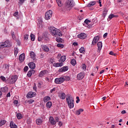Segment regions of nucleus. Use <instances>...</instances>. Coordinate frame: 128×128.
<instances>
[{
    "label": "nucleus",
    "mask_w": 128,
    "mask_h": 128,
    "mask_svg": "<svg viewBox=\"0 0 128 128\" xmlns=\"http://www.w3.org/2000/svg\"><path fill=\"white\" fill-rule=\"evenodd\" d=\"M66 102L68 104L69 108H74V100L72 96L70 94H67L66 96Z\"/></svg>",
    "instance_id": "nucleus-1"
},
{
    "label": "nucleus",
    "mask_w": 128,
    "mask_h": 128,
    "mask_svg": "<svg viewBox=\"0 0 128 128\" xmlns=\"http://www.w3.org/2000/svg\"><path fill=\"white\" fill-rule=\"evenodd\" d=\"M74 6V0H66L64 7V10L68 12L69 10H70Z\"/></svg>",
    "instance_id": "nucleus-2"
},
{
    "label": "nucleus",
    "mask_w": 128,
    "mask_h": 128,
    "mask_svg": "<svg viewBox=\"0 0 128 128\" xmlns=\"http://www.w3.org/2000/svg\"><path fill=\"white\" fill-rule=\"evenodd\" d=\"M50 30L52 34V36H62V34L60 32V30L54 27H50Z\"/></svg>",
    "instance_id": "nucleus-3"
},
{
    "label": "nucleus",
    "mask_w": 128,
    "mask_h": 128,
    "mask_svg": "<svg viewBox=\"0 0 128 128\" xmlns=\"http://www.w3.org/2000/svg\"><path fill=\"white\" fill-rule=\"evenodd\" d=\"M16 80H18V76L16 75L10 76L7 79V82L10 84H14Z\"/></svg>",
    "instance_id": "nucleus-4"
},
{
    "label": "nucleus",
    "mask_w": 128,
    "mask_h": 128,
    "mask_svg": "<svg viewBox=\"0 0 128 128\" xmlns=\"http://www.w3.org/2000/svg\"><path fill=\"white\" fill-rule=\"evenodd\" d=\"M12 46L10 42L8 40H6L4 42H0V48H10Z\"/></svg>",
    "instance_id": "nucleus-5"
},
{
    "label": "nucleus",
    "mask_w": 128,
    "mask_h": 128,
    "mask_svg": "<svg viewBox=\"0 0 128 128\" xmlns=\"http://www.w3.org/2000/svg\"><path fill=\"white\" fill-rule=\"evenodd\" d=\"M2 70V72L4 74H8V72L10 70V64H4Z\"/></svg>",
    "instance_id": "nucleus-6"
},
{
    "label": "nucleus",
    "mask_w": 128,
    "mask_h": 128,
    "mask_svg": "<svg viewBox=\"0 0 128 128\" xmlns=\"http://www.w3.org/2000/svg\"><path fill=\"white\" fill-rule=\"evenodd\" d=\"M66 78L64 77H60L59 78H56L54 80V82L55 84H62L64 82Z\"/></svg>",
    "instance_id": "nucleus-7"
},
{
    "label": "nucleus",
    "mask_w": 128,
    "mask_h": 128,
    "mask_svg": "<svg viewBox=\"0 0 128 128\" xmlns=\"http://www.w3.org/2000/svg\"><path fill=\"white\" fill-rule=\"evenodd\" d=\"M52 16V11L49 10L46 12L45 14V20H50Z\"/></svg>",
    "instance_id": "nucleus-8"
},
{
    "label": "nucleus",
    "mask_w": 128,
    "mask_h": 128,
    "mask_svg": "<svg viewBox=\"0 0 128 128\" xmlns=\"http://www.w3.org/2000/svg\"><path fill=\"white\" fill-rule=\"evenodd\" d=\"M84 78V72H82L78 74L77 75V80H81Z\"/></svg>",
    "instance_id": "nucleus-9"
},
{
    "label": "nucleus",
    "mask_w": 128,
    "mask_h": 128,
    "mask_svg": "<svg viewBox=\"0 0 128 128\" xmlns=\"http://www.w3.org/2000/svg\"><path fill=\"white\" fill-rule=\"evenodd\" d=\"M100 40V36H96L94 37L92 41V46H94L96 44V42H98Z\"/></svg>",
    "instance_id": "nucleus-10"
},
{
    "label": "nucleus",
    "mask_w": 128,
    "mask_h": 128,
    "mask_svg": "<svg viewBox=\"0 0 128 128\" xmlns=\"http://www.w3.org/2000/svg\"><path fill=\"white\" fill-rule=\"evenodd\" d=\"M68 70V66H64L58 70L59 72H64Z\"/></svg>",
    "instance_id": "nucleus-11"
},
{
    "label": "nucleus",
    "mask_w": 128,
    "mask_h": 128,
    "mask_svg": "<svg viewBox=\"0 0 128 128\" xmlns=\"http://www.w3.org/2000/svg\"><path fill=\"white\" fill-rule=\"evenodd\" d=\"M36 93L32 92H28L27 94V98H34V96H36Z\"/></svg>",
    "instance_id": "nucleus-12"
},
{
    "label": "nucleus",
    "mask_w": 128,
    "mask_h": 128,
    "mask_svg": "<svg viewBox=\"0 0 128 128\" xmlns=\"http://www.w3.org/2000/svg\"><path fill=\"white\" fill-rule=\"evenodd\" d=\"M78 38H80L81 40H84L86 38V34L84 33H80L78 35Z\"/></svg>",
    "instance_id": "nucleus-13"
},
{
    "label": "nucleus",
    "mask_w": 128,
    "mask_h": 128,
    "mask_svg": "<svg viewBox=\"0 0 128 128\" xmlns=\"http://www.w3.org/2000/svg\"><path fill=\"white\" fill-rule=\"evenodd\" d=\"M41 46L44 52H50V48H48V46H47L42 45Z\"/></svg>",
    "instance_id": "nucleus-14"
},
{
    "label": "nucleus",
    "mask_w": 128,
    "mask_h": 128,
    "mask_svg": "<svg viewBox=\"0 0 128 128\" xmlns=\"http://www.w3.org/2000/svg\"><path fill=\"white\" fill-rule=\"evenodd\" d=\"M47 72H48V71L46 70H42L38 74V76L40 78H42L44 76H46V74Z\"/></svg>",
    "instance_id": "nucleus-15"
},
{
    "label": "nucleus",
    "mask_w": 128,
    "mask_h": 128,
    "mask_svg": "<svg viewBox=\"0 0 128 128\" xmlns=\"http://www.w3.org/2000/svg\"><path fill=\"white\" fill-rule=\"evenodd\" d=\"M30 68H31L32 70H34L36 68V64L32 62H30L28 64Z\"/></svg>",
    "instance_id": "nucleus-16"
},
{
    "label": "nucleus",
    "mask_w": 128,
    "mask_h": 128,
    "mask_svg": "<svg viewBox=\"0 0 128 128\" xmlns=\"http://www.w3.org/2000/svg\"><path fill=\"white\" fill-rule=\"evenodd\" d=\"M58 96L60 98V100H64L66 98V94L64 92L60 93Z\"/></svg>",
    "instance_id": "nucleus-17"
},
{
    "label": "nucleus",
    "mask_w": 128,
    "mask_h": 128,
    "mask_svg": "<svg viewBox=\"0 0 128 128\" xmlns=\"http://www.w3.org/2000/svg\"><path fill=\"white\" fill-rule=\"evenodd\" d=\"M24 58H26V56L24 53L20 54L19 56V60H20V62H24Z\"/></svg>",
    "instance_id": "nucleus-18"
},
{
    "label": "nucleus",
    "mask_w": 128,
    "mask_h": 128,
    "mask_svg": "<svg viewBox=\"0 0 128 128\" xmlns=\"http://www.w3.org/2000/svg\"><path fill=\"white\" fill-rule=\"evenodd\" d=\"M50 122L51 124H52L53 126H55L56 124V122L54 121V117L50 116L49 118Z\"/></svg>",
    "instance_id": "nucleus-19"
},
{
    "label": "nucleus",
    "mask_w": 128,
    "mask_h": 128,
    "mask_svg": "<svg viewBox=\"0 0 128 128\" xmlns=\"http://www.w3.org/2000/svg\"><path fill=\"white\" fill-rule=\"evenodd\" d=\"M0 90L2 92H6L8 90V86L2 87Z\"/></svg>",
    "instance_id": "nucleus-20"
},
{
    "label": "nucleus",
    "mask_w": 128,
    "mask_h": 128,
    "mask_svg": "<svg viewBox=\"0 0 128 128\" xmlns=\"http://www.w3.org/2000/svg\"><path fill=\"white\" fill-rule=\"evenodd\" d=\"M90 20H88V19H86L84 23L83 24L84 26H90Z\"/></svg>",
    "instance_id": "nucleus-21"
},
{
    "label": "nucleus",
    "mask_w": 128,
    "mask_h": 128,
    "mask_svg": "<svg viewBox=\"0 0 128 128\" xmlns=\"http://www.w3.org/2000/svg\"><path fill=\"white\" fill-rule=\"evenodd\" d=\"M64 66V64L62 63H54L53 64V66H55V68H60V66Z\"/></svg>",
    "instance_id": "nucleus-22"
},
{
    "label": "nucleus",
    "mask_w": 128,
    "mask_h": 128,
    "mask_svg": "<svg viewBox=\"0 0 128 128\" xmlns=\"http://www.w3.org/2000/svg\"><path fill=\"white\" fill-rule=\"evenodd\" d=\"M98 50H100L102 48V42H99L97 44Z\"/></svg>",
    "instance_id": "nucleus-23"
},
{
    "label": "nucleus",
    "mask_w": 128,
    "mask_h": 128,
    "mask_svg": "<svg viewBox=\"0 0 128 128\" xmlns=\"http://www.w3.org/2000/svg\"><path fill=\"white\" fill-rule=\"evenodd\" d=\"M96 1L91 2L89 4H88L87 6L88 8H90V6H94L96 5Z\"/></svg>",
    "instance_id": "nucleus-24"
},
{
    "label": "nucleus",
    "mask_w": 128,
    "mask_h": 128,
    "mask_svg": "<svg viewBox=\"0 0 128 128\" xmlns=\"http://www.w3.org/2000/svg\"><path fill=\"white\" fill-rule=\"evenodd\" d=\"M30 56L33 60H36V54L34 52H32L30 53Z\"/></svg>",
    "instance_id": "nucleus-25"
},
{
    "label": "nucleus",
    "mask_w": 128,
    "mask_h": 128,
    "mask_svg": "<svg viewBox=\"0 0 128 128\" xmlns=\"http://www.w3.org/2000/svg\"><path fill=\"white\" fill-rule=\"evenodd\" d=\"M10 128H18V126H16V124L14 122L11 121L10 122Z\"/></svg>",
    "instance_id": "nucleus-26"
},
{
    "label": "nucleus",
    "mask_w": 128,
    "mask_h": 128,
    "mask_svg": "<svg viewBox=\"0 0 128 128\" xmlns=\"http://www.w3.org/2000/svg\"><path fill=\"white\" fill-rule=\"evenodd\" d=\"M44 102H48L49 100H50V96H46L43 99Z\"/></svg>",
    "instance_id": "nucleus-27"
},
{
    "label": "nucleus",
    "mask_w": 128,
    "mask_h": 128,
    "mask_svg": "<svg viewBox=\"0 0 128 128\" xmlns=\"http://www.w3.org/2000/svg\"><path fill=\"white\" fill-rule=\"evenodd\" d=\"M36 124H38V125L42 124V120L40 118L36 119Z\"/></svg>",
    "instance_id": "nucleus-28"
},
{
    "label": "nucleus",
    "mask_w": 128,
    "mask_h": 128,
    "mask_svg": "<svg viewBox=\"0 0 128 128\" xmlns=\"http://www.w3.org/2000/svg\"><path fill=\"white\" fill-rule=\"evenodd\" d=\"M52 106V102H48L46 104V106L47 108H50Z\"/></svg>",
    "instance_id": "nucleus-29"
},
{
    "label": "nucleus",
    "mask_w": 128,
    "mask_h": 128,
    "mask_svg": "<svg viewBox=\"0 0 128 128\" xmlns=\"http://www.w3.org/2000/svg\"><path fill=\"white\" fill-rule=\"evenodd\" d=\"M84 112V109L80 108L76 112V114L77 116H80V112Z\"/></svg>",
    "instance_id": "nucleus-30"
},
{
    "label": "nucleus",
    "mask_w": 128,
    "mask_h": 128,
    "mask_svg": "<svg viewBox=\"0 0 128 128\" xmlns=\"http://www.w3.org/2000/svg\"><path fill=\"white\" fill-rule=\"evenodd\" d=\"M66 60V56H63L60 57V62H62L61 64H62V62H64Z\"/></svg>",
    "instance_id": "nucleus-31"
},
{
    "label": "nucleus",
    "mask_w": 128,
    "mask_h": 128,
    "mask_svg": "<svg viewBox=\"0 0 128 128\" xmlns=\"http://www.w3.org/2000/svg\"><path fill=\"white\" fill-rule=\"evenodd\" d=\"M56 2H57L58 6H59L60 8V6H62V1H60V0H56Z\"/></svg>",
    "instance_id": "nucleus-32"
},
{
    "label": "nucleus",
    "mask_w": 128,
    "mask_h": 128,
    "mask_svg": "<svg viewBox=\"0 0 128 128\" xmlns=\"http://www.w3.org/2000/svg\"><path fill=\"white\" fill-rule=\"evenodd\" d=\"M16 118L18 120H20V118H22V114L18 113L16 114Z\"/></svg>",
    "instance_id": "nucleus-33"
},
{
    "label": "nucleus",
    "mask_w": 128,
    "mask_h": 128,
    "mask_svg": "<svg viewBox=\"0 0 128 128\" xmlns=\"http://www.w3.org/2000/svg\"><path fill=\"white\" fill-rule=\"evenodd\" d=\"M70 64H72V66H76V60L72 59L70 62Z\"/></svg>",
    "instance_id": "nucleus-34"
},
{
    "label": "nucleus",
    "mask_w": 128,
    "mask_h": 128,
    "mask_svg": "<svg viewBox=\"0 0 128 128\" xmlns=\"http://www.w3.org/2000/svg\"><path fill=\"white\" fill-rule=\"evenodd\" d=\"M56 40L58 42H62V39L60 38H56Z\"/></svg>",
    "instance_id": "nucleus-35"
},
{
    "label": "nucleus",
    "mask_w": 128,
    "mask_h": 128,
    "mask_svg": "<svg viewBox=\"0 0 128 128\" xmlns=\"http://www.w3.org/2000/svg\"><path fill=\"white\" fill-rule=\"evenodd\" d=\"M6 122L4 120H2L0 122V126H4V124H6Z\"/></svg>",
    "instance_id": "nucleus-36"
},
{
    "label": "nucleus",
    "mask_w": 128,
    "mask_h": 128,
    "mask_svg": "<svg viewBox=\"0 0 128 128\" xmlns=\"http://www.w3.org/2000/svg\"><path fill=\"white\" fill-rule=\"evenodd\" d=\"M102 14H103V16H106V14H108V10L104 9V10Z\"/></svg>",
    "instance_id": "nucleus-37"
},
{
    "label": "nucleus",
    "mask_w": 128,
    "mask_h": 128,
    "mask_svg": "<svg viewBox=\"0 0 128 128\" xmlns=\"http://www.w3.org/2000/svg\"><path fill=\"white\" fill-rule=\"evenodd\" d=\"M80 52L81 54H84V47H82L80 49Z\"/></svg>",
    "instance_id": "nucleus-38"
},
{
    "label": "nucleus",
    "mask_w": 128,
    "mask_h": 128,
    "mask_svg": "<svg viewBox=\"0 0 128 128\" xmlns=\"http://www.w3.org/2000/svg\"><path fill=\"white\" fill-rule=\"evenodd\" d=\"M32 72L31 70H30L28 72L27 74V76L30 78V76H32Z\"/></svg>",
    "instance_id": "nucleus-39"
},
{
    "label": "nucleus",
    "mask_w": 128,
    "mask_h": 128,
    "mask_svg": "<svg viewBox=\"0 0 128 128\" xmlns=\"http://www.w3.org/2000/svg\"><path fill=\"white\" fill-rule=\"evenodd\" d=\"M18 48H15L14 50V54L16 56H18Z\"/></svg>",
    "instance_id": "nucleus-40"
},
{
    "label": "nucleus",
    "mask_w": 128,
    "mask_h": 128,
    "mask_svg": "<svg viewBox=\"0 0 128 128\" xmlns=\"http://www.w3.org/2000/svg\"><path fill=\"white\" fill-rule=\"evenodd\" d=\"M30 38H31V40H32V42L34 41V34H30Z\"/></svg>",
    "instance_id": "nucleus-41"
},
{
    "label": "nucleus",
    "mask_w": 128,
    "mask_h": 128,
    "mask_svg": "<svg viewBox=\"0 0 128 128\" xmlns=\"http://www.w3.org/2000/svg\"><path fill=\"white\" fill-rule=\"evenodd\" d=\"M57 46H58V48H64V46L62 44H57Z\"/></svg>",
    "instance_id": "nucleus-42"
},
{
    "label": "nucleus",
    "mask_w": 128,
    "mask_h": 128,
    "mask_svg": "<svg viewBox=\"0 0 128 128\" xmlns=\"http://www.w3.org/2000/svg\"><path fill=\"white\" fill-rule=\"evenodd\" d=\"M26 1V0H19L18 4H22Z\"/></svg>",
    "instance_id": "nucleus-43"
},
{
    "label": "nucleus",
    "mask_w": 128,
    "mask_h": 128,
    "mask_svg": "<svg viewBox=\"0 0 128 128\" xmlns=\"http://www.w3.org/2000/svg\"><path fill=\"white\" fill-rule=\"evenodd\" d=\"M24 40H28V34H26L24 36Z\"/></svg>",
    "instance_id": "nucleus-44"
},
{
    "label": "nucleus",
    "mask_w": 128,
    "mask_h": 128,
    "mask_svg": "<svg viewBox=\"0 0 128 128\" xmlns=\"http://www.w3.org/2000/svg\"><path fill=\"white\" fill-rule=\"evenodd\" d=\"M0 78L2 80V82H6V80L4 76H1Z\"/></svg>",
    "instance_id": "nucleus-45"
},
{
    "label": "nucleus",
    "mask_w": 128,
    "mask_h": 128,
    "mask_svg": "<svg viewBox=\"0 0 128 128\" xmlns=\"http://www.w3.org/2000/svg\"><path fill=\"white\" fill-rule=\"evenodd\" d=\"M65 79L66 80H70V76H65Z\"/></svg>",
    "instance_id": "nucleus-46"
},
{
    "label": "nucleus",
    "mask_w": 128,
    "mask_h": 128,
    "mask_svg": "<svg viewBox=\"0 0 128 128\" xmlns=\"http://www.w3.org/2000/svg\"><path fill=\"white\" fill-rule=\"evenodd\" d=\"M24 72H28V66H26L24 69Z\"/></svg>",
    "instance_id": "nucleus-47"
},
{
    "label": "nucleus",
    "mask_w": 128,
    "mask_h": 128,
    "mask_svg": "<svg viewBox=\"0 0 128 128\" xmlns=\"http://www.w3.org/2000/svg\"><path fill=\"white\" fill-rule=\"evenodd\" d=\"M111 56H116V54H114V52H112V51H110L109 53Z\"/></svg>",
    "instance_id": "nucleus-48"
},
{
    "label": "nucleus",
    "mask_w": 128,
    "mask_h": 128,
    "mask_svg": "<svg viewBox=\"0 0 128 128\" xmlns=\"http://www.w3.org/2000/svg\"><path fill=\"white\" fill-rule=\"evenodd\" d=\"M82 70H86V66L85 64H83L82 66Z\"/></svg>",
    "instance_id": "nucleus-49"
},
{
    "label": "nucleus",
    "mask_w": 128,
    "mask_h": 128,
    "mask_svg": "<svg viewBox=\"0 0 128 128\" xmlns=\"http://www.w3.org/2000/svg\"><path fill=\"white\" fill-rule=\"evenodd\" d=\"M76 104H78V102H80V97H78V96H76Z\"/></svg>",
    "instance_id": "nucleus-50"
},
{
    "label": "nucleus",
    "mask_w": 128,
    "mask_h": 128,
    "mask_svg": "<svg viewBox=\"0 0 128 128\" xmlns=\"http://www.w3.org/2000/svg\"><path fill=\"white\" fill-rule=\"evenodd\" d=\"M38 24H42V19H38Z\"/></svg>",
    "instance_id": "nucleus-51"
},
{
    "label": "nucleus",
    "mask_w": 128,
    "mask_h": 128,
    "mask_svg": "<svg viewBox=\"0 0 128 128\" xmlns=\"http://www.w3.org/2000/svg\"><path fill=\"white\" fill-rule=\"evenodd\" d=\"M55 120H56V122H58L60 120V118L58 116L55 117Z\"/></svg>",
    "instance_id": "nucleus-52"
},
{
    "label": "nucleus",
    "mask_w": 128,
    "mask_h": 128,
    "mask_svg": "<svg viewBox=\"0 0 128 128\" xmlns=\"http://www.w3.org/2000/svg\"><path fill=\"white\" fill-rule=\"evenodd\" d=\"M60 58H62V54H58L56 58H58V60H60Z\"/></svg>",
    "instance_id": "nucleus-53"
},
{
    "label": "nucleus",
    "mask_w": 128,
    "mask_h": 128,
    "mask_svg": "<svg viewBox=\"0 0 128 128\" xmlns=\"http://www.w3.org/2000/svg\"><path fill=\"white\" fill-rule=\"evenodd\" d=\"M109 18L112 19V18H114V15L112 14H110L108 16Z\"/></svg>",
    "instance_id": "nucleus-54"
},
{
    "label": "nucleus",
    "mask_w": 128,
    "mask_h": 128,
    "mask_svg": "<svg viewBox=\"0 0 128 128\" xmlns=\"http://www.w3.org/2000/svg\"><path fill=\"white\" fill-rule=\"evenodd\" d=\"M14 16H18V12H15L14 14Z\"/></svg>",
    "instance_id": "nucleus-55"
},
{
    "label": "nucleus",
    "mask_w": 128,
    "mask_h": 128,
    "mask_svg": "<svg viewBox=\"0 0 128 128\" xmlns=\"http://www.w3.org/2000/svg\"><path fill=\"white\" fill-rule=\"evenodd\" d=\"M78 44L77 42H74L73 44H72V45L74 46H78Z\"/></svg>",
    "instance_id": "nucleus-56"
},
{
    "label": "nucleus",
    "mask_w": 128,
    "mask_h": 128,
    "mask_svg": "<svg viewBox=\"0 0 128 128\" xmlns=\"http://www.w3.org/2000/svg\"><path fill=\"white\" fill-rule=\"evenodd\" d=\"M14 104H18V100H14Z\"/></svg>",
    "instance_id": "nucleus-57"
},
{
    "label": "nucleus",
    "mask_w": 128,
    "mask_h": 128,
    "mask_svg": "<svg viewBox=\"0 0 128 128\" xmlns=\"http://www.w3.org/2000/svg\"><path fill=\"white\" fill-rule=\"evenodd\" d=\"M34 102V100H28V104H32V102Z\"/></svg>",
    "instance_id": "nucleus-58"
},
{
    "label": "nucleus",
    "mask_w": 128,
    "mask_h": 128,
    "mask_svg": "<svg viewBox=\"0 0 128 128\" xmlns=\"http://www.w3.org/2000/svg\"><path fill=\"white\" fill-rule=\"evenodd\" d=\"M38 42H42V37H38Z\"/></svg>",
    "instance_id": "nucleus-59"
},
{
    "label": "nucleus",
    "mask_w": 128,
    "mask_h": 128,
    "mask_svg": "<svg viewBox=\"0 0 128 128\" xmlns=\"http://www.w3.org/2000/svg\"><path fill=\"white\" fill-rule=\"evenodd\" d=\"M60 128L62 126V123L61 122H59L58 124Z\"/></svg>",
    "instance_id": "nucleus-60"
},
{
    "label": "nucleus",
    "mask_w": 128,
    "mask_h": 128,
    "mask_svg": "<svg viewBox=\"0 0 128 128\" xmlns=\"http://www.w3.org/2000/svg\"><path fill=\"white\" fill-rule=\"evenodd\" d=\"M33 90H34L35 92H36V85H34L33 87Z\"/></svg>",
    "instance_id": "nucleus-61"
},
{
    "label": "nucleus",
    "mask_w": 128,
    "mask_h": 128,
    "mask_svg": "<svg viewBox=\"0 0 128 128\" xmlns=\"http://www.w3.org/2000/svg\"><path fill=\"white\" fill-rule=\"evenodd\" d=\"M38 86L39 88H42V84L40 83H38Z\"/></svg>",
    "instance_id": "nucleus-62"
},
{
    "label": "nucleus",
    "mask_w": 128,
    "mask_h": 128,
    "mask_svg": "<svg viewBox=\"0 0 128 128\" xmlns=\"http://www.w3.org/2000/svg\"><path fill=\"white\" fill-rule=\"evenodd\" d=\"M50 92L51 93H52L53 92H56V88H53Z\"/></svg>",
    "instance_id": "nucleus-63"
},
{
    "label": "nucleus",
    "mask_w": 128,
    "mask_h": 128,
    "mask_svg": "<svg viewBox=\"0 0 128 128\" xmlns=\"http://www.w3.org/2000/svg\"><path fill=\"white\" fill-rule=\"evenodd\" d=\"M10 92H9L6 94V98H10Z\"/></svg>",
    "instance_id": "nucleus-64"
}]
</instances>
